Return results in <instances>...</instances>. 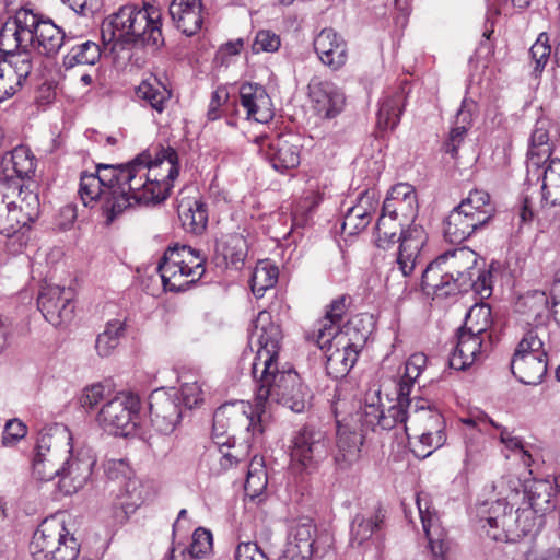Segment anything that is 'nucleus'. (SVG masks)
<instances>
[{
	"instance_id": "3",
	"label": "nucleus",
	"mask_w": 560,
	"mask_h": 560,
	"mask_svg": "<svg viewBox=\"0 0 560 560\" xmlns=\"http://www.w3.org/2000/svg\"><path fill=\"white\" fill-rule=\"evenodd\" d=\"M124 165L98 164L95 173L82 172L78 194L85 207H98L106 224H112L133 207Z\"/></svg>"
},
{
	"instance_id": "26",
	"label": "nucleus",
	"mask_w": 560,
	"mask_h": 560,
	"mask_svg": "<svg viewBox=\"0 0 560 560\" xmlns=\"http://www.w3.org/2000/svg\"><path fill=\"white\" fill-rule=\"evenodd\" d=\"M307 90L312 108L322 118L331 119L342 112L346 96L341 88L332 81L314 77L308 82Z\"/></svg>"
},
{
	"instance_id": "33",
	"label": "nucleus",
	"mask_w": 560,
	"mask_h": 560,
	"mask_svg": "<svg viewBox=\"0 0 560 560\" xmlns=\"http://www.w3.org/2000/svg\"><path fill=\"white\" fill-rule=\"evenodd\" d=\"M168 13L175 26L185 35H195L202 26V0H172Z\"/></svg>"
},
{
	"instance_id": "46",
	"label": "nucleus",
	"mask_w": 560,
	"mask_h": 560,
	"mask_svg": "<svg viewBox=\"0 0 560 560\" xmlns=\"http://www.w3.org/2000/svg\"><path fill=\"white\" fill-rule=\"evenodd\" d=\"M492 313L489 304L479 303L472 305L465 318L460 329L485 338L488 329L492 326Z\"/></svg>"
},
{
	"instance_id": "17",
	"label": "nucleus",
	"mask_w": 560,
	"mask_h": 560,
	"mask_svg": "<svg viewBox=\"0 0 560 560\" xmlns=\"http://www.w3.org/2000/svg\"><path fill=\"white\" fill-rule=\"evenodd\" d=\"M329 451V440L323 431L304 427L291 441V465L300 472H313L327 458Z\"/></svg>"
},
{
	"instance_id": "40",
	"label": "nucleus",
	"mask_w": 560,
	"mask_h": 560,
	"mask_svg": "<svg viewBox=\"0 0 560 560\" xmlns=\"http://www.w3.org/2000/svg\"><path fill=\"white\" fill-rule=\"evenodd\" d=\"M215 252L222 256L226 266L235 269L243 266L248 253V245L245 237L238 233H231L222 236L217 243Z\"/></svg>"
},
{
	"instance_id": "49",
	"label": "nucleus",
	"mask_w": 560,
	"mask_h": 560,
	"mask_svg": "<svg viewBox=\"0 0 560 560\" xmlns=\"http://www.w3.org/2000/svg\"><path fill=\"white\" fill-rule=\"evenodd\" d=\"M101 58L100 46L94 42H84L73 46L63 57V66L66 69L73 68L79 65H95Z\"/></svg>"
},
{
	"instance_id": "38",
	"label": "nucleus",
	"mask_w": 560,
	"mask_h": 560,
	"mask_svg": "<svg viewBox=\"0 0 560 560\" xmlns=\"http://www.w3.org/2000/svg\"><path fill=\"white\" fill-rule=\"evenodd\" d=\"M177 210L182 225L187 232L200 234L206 229L208 212L202 200L182 199Z\"/></svg>"
},
{
	"instance_id": "39",
	"label": "nucleus",
	"mask_w": 560,
	"mask_h": 560,
	"mask_svg": "<svg viewBox=\"0 0 560 560\" xmlns=\"http://www.w3.org/2000/svg\"><path fill=\"white\" fill-rule=\"evenodd\" d=\"M406 93L404 89H398L386 93L380 103L377 113V126L382 129H394L400 121V116L405 107Z\"/></svg>"
},
{
	"instance_id": "24",
	"label": "nucleus",
	"mask_w": 560,
	"mask_h": 560,
	"mask_svg": "<svg viewBox=\"0 0 560 560\" xmlns=\"http://www.w3.org/2000/svg\"><path fill=\"white\" fill-rule=\"evenodd\" d=\"M416 503L432 560H446L450 541L438 512L432 505L430 495L425 492L418 493Z\"/></svg>"
},
{
	"instance_id": "44",
	"label": "nucleus",
	"mask_w": 560,
	"mask_h": 560,
	"mask_svg": "<svg viewBox=\"0 0 560 560\" xmlns=\"http://www.w3.org/2000/svg\"><path fill=\"white\" fill-rule=\"evenodd\" d=\"M528 498L529 506L544 513L551 509V499L553 498V488L550 478L534 479L524 487Z\"/></svg>"
},
{
	"instance_id": "54",
	"label": "nucleus",
	"mask_w": 560,
	"mask_h": 560,
	"mask_svg": "<svg viewBox=\"0 0 560 560\" xmlns=\"http://www.w3.org/2000/svg\"><path fill=\"white\" fill-rule=\"evenodd\" d=\"M26 215L16 205L0 208V233L11 237L24 228H28L33 222L26 220Z\"/></svg>"
},
{
	"instance_id": "43",
	"label": "nucleus",
	"mask_w": 560,
	"mask_h": 560,
	"mask_svg": "<svg viewBox=\"0 0 560 560\" xmlns=\"http://www.w3.org/2000/svg\"><path fill=\"white\" fill-rule=\"evenodd\" d=\"M428 358L423 353H413L405 363L404 372L399 375L396 393L399 396L409 397L411 389L427 368Z\"/></svg>"
},
{
	"instance_id": "11",
	"label": "nucleus",
	"mask_w": 560,
	"mask_h": 560,
	"mask_svg": "<svg viewBox=\"0 0 560 560\" xmlns=\"http://www.w3.org/2000/svg\"><path fill=\"white\" fill-rule=\"evenodd\" d=\"M205 257L187 245L170 246L158 265L163 287L170 292H182L196 283L205 273Z\"/></svg>"
},
{
	"instance_id": "64",
	"label": "nucleus",
	"mask_w": 560,
	"mask_h": 560,
	"mask_svg": "<svg viewBox=\"0 0 560 560\" xmlns=\"http://www.w3.org/2000/svg\"><path fill=\"white\" fill-rule=\"evenodd\" d=\"M494 488L499 489V495H501L498 500L508 502L510 498L518 494L523 485L517 476L508 474L497 481Z\"/></svg>"
},
{
	"instance_id": "51",
	"label": "nucleus",
	"mask_w": 560,
	"mask_h": 560,
	"mask_svg": "<svg viewBox=\"0 0 560 560\" xmlns=\"http://www.w3.org/2000/svg\"><path fill=\"white\" fill-rule=\"evenodd\" d=\"M405 223L406 222L399 218L390 215V213H385L384 209H382V213L375 226L376 245L386 248L390 244H394L398 231L401 232Z\"/></svg>"
},
{
	"instance_id": "7",
	"label": "nucleus",
	"mask_w": 560,
	"mask_h": 560,
	"mask_svg": "<svg viewBox=\"0 0 560 560\" xmlns=\"http://www.w3.org/2000/svg\"><path fill=\"white\" fill-rule=\"evenodd\" d=\"M369 332L360 330L355 319L343 325L341 331L322 328L313 331L311 339L325 352L326 371L334 378L346 376L358 360Z\"/></svg>"
},
{
	"instance_id": "23",
	"label": "nucleus",
	"mask_w": 560,
	"mask_h": 560,
	"mask_svg": "<svg viewBox=\"0 0 560 560\" xmlns=\"http://www.w3.org/2000/svg\"><path fill=\"white\" fill-rule=\"evenodd\" d=\"M260 151L278 172L295 168L300 164L301 144L298 136L292 133L261 137Z\"/></svg>"
},
{
	"instance_id": "1",
	"label": "nucleus",
	"mask_w": 560,
	"mask_h": 560,
	"mask_svg": "<svg viewBox=\"0 0 560 560\" xmlns=\"http://www.w3.org/2000/svg\"><path fill=\"white\" fill-rule=\"evenodd\" d=\"M282 334L267 311L258 313L249 332V346L256 347L252 374L256 383L255 405L246 400L223 404L215 410V430L228 428L233 434L253 430V438L264 433L262 415L270 402L280 404L293 412H303L310 405L308 388L291 368L280 369L278 354Z\"/></svg>"
},
{
	"instance_id": "6",
	"label": "nucleus",
	"mask_w": 560,
	"mask_h": 560,
	"mask_svg": "<svg viewBox=\"0 0 560 560\" xmlns=\"http://www.w3.org/2000/svg\"><path fill=\"white\" fill-rule=\"evenodd\" d=\"M66 34L51 20H44L28 9H19L0 31V45L25 49L32 47L47 57L59 52Z\"/></svg>"
},
{
	"instance_id": "34",
	"label": "nucleus",
	"mask_w": 560,
	"mask_h": 560,
	"mask_svg": "<svg viewBox=\"0 0 560 560\" xmlns=\"http://www.w3.org/2000/svg\"><path fill=\"white\" fill-rule=\"evenodd\" d=\"M136 95L144 107L151 108L158 115L171 107L172 91L155 75L142 80L136 89Z\"/></svg>"
},
{
	"instance_id": "61",
	"label": "nucleus",
	"mask_w": 560,
	"mask_h": 560,
	"mask_svg": "<svg viewBox=\"0 0 560 560\" xmlns=\"http://www.w3.org/2000/svg\"><path fill=\"white\" fill-rule=\"evenodd\" d=\"M233 106L229 103V92L226 88L219 86L211 96L207 117L209 120H215L221 115L230 109V107Z\"/></svg>"
},
{
	"instance_id": "13",
	"label": "nucleus",
	"mask_w": 560,
	"mask_h": 560,
	"mask_svg": "<svg viewBox=\"0 0 560 560\" xmlns=\"http://www.w3.org/2000/svg\"><path fill=\"white\" fill-rule=\"evenodd\" d=\"M71 441V432L63 425H56L49 432L42 433L32 463L33 477L39 481L59 478L67 447Z\"/></svg>"
},
{
	"instance_id": "37",
	"label": "nucleus",
	"mask_w": 560,
	"mask_h": 560,
	"mask_svg": "<svg viewBox=\"0 0 560 560\" xmlns=\"http://www.w3.org/2000/svg\"><path fill=\"white\" fill-rule=\"evenodd\" d=\"M482 226L478 218L459 209L458 205L445 219L444 236L450 243H462Z\"/></svg>"
},
{
	"instance_id": "30",
	"label": "nucleus",
	"mask_w": 560,
	"mask_h": 560,
	"mask_svg": "<svg viewBox=\"0 0 560 560\" xmlns=\"http://www.w3.org/2000/svg\"><path fill=\"white\" fill-rule=\"evenodd\" d=\"M385 213H390L408 223L413 221L418 214V199L413 188L408 183H398L390 188L384 200Z\"/></svg>"
},
{
	"instance_id": "31",
	"label": "nucleus",
	"mask_w": 560,
	"mask_h": 560,
	"mask_svg": "<svg viewBox=\"0 0 560 560\" xmlns=\"http://www.w3.org/2000/svg\"><path fill=\"white\" fill-rule=\"evenodd\" d=\"M560 139V128L548 117L536 120L530 137L529 160L538 165L540 161L549 160L552 153L553 141Z\"/></svg>"
},
{
	"instance_id": "56",
	"label": "nucleus",
	"mask_w": 560,
	"mask_h": 560,
	"mask_svg": "<svg viewBox=\"0 0 560 560\" xmlns=\"http://www.w3.org/2000/svg\"><path fill=\"white\" fill-rule=\"evenodd\" d=\"M187 548V553L191 559H200L212 550V534L205 528H197L192 534V540Z\"/></svg>"
},
{
	"instance_id": "22",
	"label": "nucleus",
	"mask_w": 560,
	"mask_h": 560,
	"mask_svg": "<svg viewBox=\"0 0 560 560\" xmlns=\"http://www.w3.org/2000/svg\"><path fill=\"white\" fill-rule=\"evenodd\" d=\"M151 423L163 434L172 433L182 419V407L178 390L175 388H159L149 398Z\"/></svg>"
},
{
	"instance_id": "2",
	"label": "nucleus",
	"mask_w": 560,
	"mask_h": 560,
	"mask_svg": "<svg viewBox=\"0 0 560 560\" xmlns=\"http://www.w3.org/2000/svg\"><path fill=\"white\" fill-rule=\"evenodd\" d=\"M125 177L133 205H155L164 201L179 174L178 154L171 148L154 153L145 151L124 165Z\"/></svg>"
},
{
	"instance_id": "16",
	"label": "nucleus",
	"mask_w": 560,
	"mask_h": 560,
	"mask_svg": "<svg viewBox=\"0 0 560 560\" xmlns=\"http://www.w3.org/2000/svg\"><path fill=\"white\" fill-rule=\"evenodd\" d=\"M140 410L139 398L130 393H118L100 409L96 421L109 434L128 436L136 427Z\"/></svg>"
},
{
	"instance_id": "53",
	"label": "nucleus",
	"mask_w": 560,
	"mask_h": 560,
	"mask_svg": "<svg viewBox=\"0 0 560 560\" xmlns=\"http://www.w3.org/2000/svg\"><path fill=\"white\" fill-rule=\"evenodd\" d=\"M471 113L469 109L465 108V105L457 112L455 126L451 129L448 139L444 144L445 152L451 154L452 156H456L457 150L464 138L468 128L471 125Z\"/></svg>"
},
{
	"instance_id": "55",
	"label": "nucleus",
	"mask_w": 560,
	"mask_h": 560,
	"mask_svg": "<svg viewBox=\"0 0 560 560\" xmlns=\"http://www.w3.org/2000/svg\"><path fill=\"white\" fill-rule=\"evenodd\" d=\"M24 183L21 178H15L11 174H4L0 178V208L16 205V199Z\"/></svg>"
},
{
	"instance_id": "12",
	"label": "nucleus",
	"mask_w": 560,
	"mask_h": 560,
	"mask_svg": "<svg viewBox=\"0 0 560 560\" xmlns=\"http://www.w3.org/2000/svg\"><path fill=\"white\" fill-rule=\"evenodd\" d=\"M409 417L410 424L406 427V434L409 440H416L412 452L417 457L425 458L446 443L445 419L427 400L416 398Z\"/></svg>"
},
{
	"instance_id": "20",
	"label": "nucleus",
	"mask_w": 560,
	"mask_h": 560,
	"mask_svg": "<svg viewBox=\"0 0 560 560\" xmlns=\"http://www.w3.org/2000/svg\"><path fill=\"white\" fill-rule=\"evenodd\" d=\"M33 70L28 50H0V102L12 97L26 82Z\"/></svg>"
},
{
	"instance_id": "5",
	"label": "nucleus",
	"mask_w": 560,
	"mask_h": 560,
	"mask_svg": "<svg viewBox=\"0 0 560 560\" xmlns=\"http://www.w3.org/2000/svg\"><path fill=\"white\" fill-rule=\"evenodd\" d=\"M161 19V10L154 5L127 4L103 22L102 37L107 43L160 47L164 42Z\"/></svg>"
},
{
	"instance_id": "59",
	"label": "nucleus",
	"mask_w": 560,
	"mask_h": 560,
	"mask_svg": "<svg viewBox=\"0 0 560 560\" xmlns=\"http://www.w3.org/2000/svg\"><path fill=\"white\" fill-rule=\"evenodd\" d=\"M345 298L337 299L331 302L329 310L326 313V316L320 320L316 330H320L322 328H335L337 331H341L342 327V316L345 313Z\"/></svg>"
},
{
	"instance_id": "48",
	"label": "nucleus",
	"mask_w": 560,
	"mask_h": 560,
	"mask_svg": "<svg viewBox=\"0 0 560 560\" xmlns=\"http://www.w3.org/2000/svg\"><path fill=\"white\" fill-rule=\"evenodd\" d=\"M278 268L269 260L259 261L252 275L250 288L257 298H261L264 293L275 287L278 281Z\"/></svg>"
},
{
	"instance_id": "35",
	"label": "nucleus",
	"mask_w": 560,
	"mask_h": 560,
	"mask_svg": "<svg viewBox=\"0 0 560 560\" xmlns=\"http://www.w3.org/2000/svg\"><path fill=\"white\" fill-rule=\"evenodd\" d=\"M376 206L375 192L370 190L363 191L358 202L347 210L342 222V230L350 235L363 231L369 225Z\"/></svg>"
},
{
	"instance_id": "47",
	"label": "nucleus",
	"mask_w": 560,
	"mask_h": 560,
	"mask_svg": "<svg viewBox=\"0 0 560 560\" xmlns=\"http://www.w3.org/2000/svg\"><path fill=\"white\" fill-rule=\"evenodd\" d=\"M516 310L534 319L542 318L548 314L549 299L545 291L532 290L518 299Z\"/></svg>"
},
{
	"instance_id": "15",
	"label": "nucleus",
	"mask_w": 560,
	"mask_h": 560,
	"mask_svg": "<svg viewBox=\"0 0 560 560\" xmlns=\"http://www.w3.org/2000/svg\"><path fill=\"white\" fill-rule=\"evenodd\" d=\"M460 422L464 425L462 430L464 447L463 467L466 472H469L487 459L488 446L486 436L491 433V428L500 429V424L479 409L472 410L467 417L460 418Z\"/></svg>"
},
{
	"instance_id": "50",
	"label": "nucleus",
	"mask_w": 560,
	"mask_h": 560,
	"mask_svg": "<svg viewBox=\"0 0 560 560\" xmlns=\"http://www.w3.org/2000/svg\"><path fill=\"white\" fill-rule=\"evenodd\" d=\"M542 198L547 205L560 203V160H549L542 176Z\"/></svg>"
},
{
	"instance_id": "8",
	"label": "nucleus",
	"mask_w": 560,
	"mask_h": 560,
	"mask_svg": "<svg viewBox=\"0 0 560 560\" xmlns=\"http://www.w3.org/2000/svg\"><path fill=\"white\" fill-rule=\"evenodd\" d=\"M552 350L551 330L539 323L528 328L511 361L514 376L524 384H539L547 372L548 353Z\"/></svg>"
},
{
	"instance_id": "19",
	"label": "nucleus",
	"mask_w": 560,
	"mask_h": 560,
	"mask_svg": "<svg viewBox=\"0 0 560 560\" xmlns=\"http://www.w3.org/2000/svg\"><path fill=\"white\" fill-rule=\"evenodd\" d=\"M95 464L96 458L91 450L74 451L70 443L58 478L59 490L66 495L80 491L89 482Z\"/></svg>"
},
{
	"instance_id": "25",
	"label": "nucleus",
	"mask_w": 560,
	"mask_h": 560,
	"mask_svg": "<svg viewBox=\"0 0 560 560\" xmlns=\"http://www.w3.org/2000/svg\"><path fill=\"white\" fill-rule=\"evenodd\" d=\"M73 292L70 288L45 285L37 299L38 310L55 327L71 320L74 311Z\"/></svg>"
},
{
	"instance_id": "42",
	"label": "nucleus",
	"mask_w": 560,
	"mask_h": 560,
	"mask_svg": "<svg viewBox=\"0 0 560 560\" xmlns=\"http://www.w3.org/2000/svg\"><path fill=\"white\" fill-rule=\"evenodd\" d=\"M459 209H464L474 218H478L483 226L494 217L495 208L491 201L490 195L481 189L471 190L468 196L459 203Z\"/></svg>"
},
{
	"instance_id": "28",
	"label": "nucleus",
	"mask_w": 560,
	"mask_h": 560,
	"mask_svg": "<svg viewBox=\"0 0 560 560\" xmlns=\"http://www.w3.org/2000/svg\"><path fill=\"white\" fill-rule=\"evenodd\" d=\"M313 45L320 62L330 70L338 71L347 63L348 44L334 28H323Z\"/></svg>"
},
{
	"instance_id": "29",
	"label": "nucleus",
	"mask_w": 560,
	"mask_h": 560,
	"mask_svg": "<svg viewBox=\"0 0 560 560\" xmlns=\"http://www.w3.org/2000/svg\"><path fill=\"white\" fill-rule=\"evenodd\" d=\"M240 104L246 119L267 124L273 118V104L265 88L257 83H243L240 88Z\"/></svg>"
},
{
	"instance_id": "58",
	"label": "nucleus",
	"mask_w": 560,
	"mask_h": 560,
	"mask_svg": "<svg viewBox=\"0 0 560 560\" xmlns=\"http://www.w3.org/2000/svg\"><path fill=\"white\" fill-rule=\"evenodd\" d=\"M548 40L547 34L541 33L529 49V55L535 63V72H541L549 60L551 46Z\"/></svg>"
},
{
	"instance_id": "4",
	"label": "nucleus",
	"mask_w": 560,
	"mask_h": 560,
	"mask_svg": "<svg viewBox=\"0 0 560 560\" xmlns=\"http://www.w3.org/2000/svg\"><path fill=\"white\" fill-rule=\"evenodd\" d=\"M478 255L468 247H458L440 255L422 272V289L427 294L448 296L456 291L478 290L486 276L477 268Z\"/></svg>"
},
{
	"instance_id": "18",
	"label": "nucleus",
	"mask_w": 560,
	"mask_h": 560,
	"mask_svg": "<svg viewBox=\"0 0 560 560\" xmlns=\"http://www.w3.org/2000/svg\"><path fill=\"white\" fill-rule=\"evenodd\" d=\"M415 405L416 398L397 395V404L389 406L387 410L382 409L374 401L366 402L357 417L365 429L392 430L400 425L406 432V427L410 424V411Z\"/></svg>"
},
{
	"instance_id": "62",
	"label": "nucleus",
	"mask_w": 560,
	"mask_h": 560,
	"mask_svg": "<svg viewBox=\"0 0 560 560\" xmlns=\"http://www.w3.org/2000/svg\"><path fill=\"white\" fill-rule=\"evenodd\" d=\"M280 45L279 35L269 30H261L255 36L252 50L254 54L275 52L280 48Z\"/></svg>"
},
{
	"instance_id": "57",
	"label": "nucleus",
	"mask_w": 560,
	"mask_h": 560,
	"mask_svg": "<svg viewBox=\"0 0 560 560\" xmlns=\"http://www.w3.org/2000/svg\"><path fill=\"white\" fill-rule=\"evenodd\" d=\"M497 430L500 432L499 436L501 443L504 444L506 448L520 454L523 464L529 467L533 464V457L528 447L523 443V441L518 436L513 435L510 430L503 428L502 425H500V429Z\"/></svg>"
},
{
	"instance_id": "63",
	"label": "nucleus",
	"mask_w": 560,
	"mask_h": 560,
	"mask_svg": "<svg viewBox=\"0 0 560 560\" xmlns=\"http://www.w3.org/2000/svg\"><path fill=\"white\" fill-rule=\"evenodd\" d=\"M26 425L19 419H11L7 421L2 433L3 446L15 445L20 440H22L26 435Z\"/></svg>"
},
{
	"instance_id": "32",
	"label": "nucleus",
	"mask_w": 560,
	"mask_h": 560,
	"mask_svg": "<svg viewBox=\"0 0 560 560\" xmlns=\"http://www.w3.org/2000/svg\"><path fill=\"white\" fill-rule=\"evenodd\" d=\"M456 339L448 363L452 369L462 371L481 359L485 338L459 328Z\"/></svg>"
},
{
	"instance_id": "41",
	"label": "nucleus",
	"mask_w": 560,
	"mask_h": 560,
	"mask_svg": "<svg viewBox=\"0 0 560 560\" xmlns=\"http://www.w3.org/2000/svg\"><path fill=\"white\" fill-rule=\"evenodd\" d=\"M4 174H13L15 178L30 177L35 171V158L25 145H19L3 159Z\"/></svg>"
},
{
	"instance_id": "60",
	"label": "nucleus",
	"mask_w": 560,
	"mask_h": 560,
	"mask_svg": "<svg viewBox=\"0 0 560 560\" xmlns=\"http://www.w3.org/2000/svg\"><path fill=\"white\" fill-rule=\"evenodd\" d=\"M16 206L26 215V220L34 222L38 218L39 199L34 191L23 187L16 199Z\"/></svg>"
},
{
	"instance_id": "10",
	"label": "nucleus",
	"mask_w": 560,
	"mask_h": 560,
	"mask_svg": "<svg viewBox=\"0 0 560 560\" xmlns=\"http://www.w3.org/2000/svg\"><path fill=\"white\" fill-rule=\"evenodd\" d=\"M69 516L58 513L45 518L33 534L30 551L34 560H75L80 544L67 527Z\"/></svg>"
},
{
	"instance_id": "36",
	"label": "nucleus",
	"mask_w": 560,
	"mask_h": 560,
	"mask_svg": "<svg viewBox=\"0 0 560 560\" xmlns=\"http://www.w3.org/2000/svg\"><path fill=\"white\" fill-rule=\"evenodd\" d=\"M316 527L312 520L303 517L294 522L288 536V547L284 553L310 560L313 553Z\"/></svg>"
},
{
	"instance_id": "9",
	"label": "nucleus",
	"mask_w": 560,
	"mask_h": 560,
	"mask_svg": "<svg viewBox=\"0 0 560 560\" xmlns=\"http://www.w3.org/2000/svg\"><path fill=\"white\" fill-rule=\"evenodd\" d=\"M481 510L480 523L482 528L488 525L491 530L487 535L493 540H518L525 536L536 535L542 526V514L533 508L517 509L514 513L504 500H495L488 515Z\"/></svg>"
},
{
	"instance_id": "45",
	"label": "nucleus",
	"mask_w": 560,
	"mask_h": 560,
	"mask_svg": "<svg viewBox=\"0 0 560 560\" xmlns=\"http://www.w3.org/2000/svg\"><path fill=\"white\" fill-rule=\"evenodd\" d=\"M384 515L381 511L369 514H357L351 524V544L362 545L380 528Z\"/></svg>"
},
{
	"instance_id": "52",
	"label": "nucleus",
	"mask_w": 560,
	"mask_h": 560,
	"mask_svg": "<svg viewBox=\"0 0 560 560\" xmlns=\"http://www.w3.org/2000/svg\"><path fill=\"white\" fill-rule=\"evenodd\" d=\"M125 331V322L113 319L106 324L103 332L97 336L96 351L101 357H107L119 345L120 337Z\"/></svg>"
},
{
	"instance_id": "21",
	"label": "nucleus",
	"mask_w": 560,
	"mask_h": 560,
	"mask_svg": "<svg viewBox=\"0 0 560 560\" xmlns=\"http://www.w3.org/2000/svg\"><path fill=\"white\" fill-rule=\"evenodd\" d=\"M346 401L338 399L332 404V412L337 424V452L335 462L340 468H347L360 457L362 435L355 430H351L353 416L348 420L343 416Z\"/></svg>"
},
{
	"instance_id": "27",
	"label": "nucleus",
	"mask_w": 560,
	"mask_h": 560,
	"mask_svg": "<svg viewBox=\"0 0 560 560\" xmlns=\"http://www.w3.org/2000/svg\"><path fill=\"white\" fill-rule=\"evenodd\" d=\"M427 238L424 229L419 224H411L401 230L396 262L404 277L410 276L416 266L421 262V250Z\"/></svg>"
},
{
	"instance_id": "14",
	"label": "nucleus",
	"mask_w": 560,
	"mask_h": 560,
	"mask_svg": "<svg viewBox=\"0 0 560 560\" xmlns=\"http://www.w3.org/2000/svg\"><path fill=\"white\" fill-rule=\"evenodd\" d=\"M213 433L228 435V443L215 442L207 448L205 462L212 475H221L238 463L245 460L249 455V450L256 444L261 443V436L253 438V430L233 434L231 429L223 432L215 430V413L213 415Z\"/></svg>"
}]
</instances>
